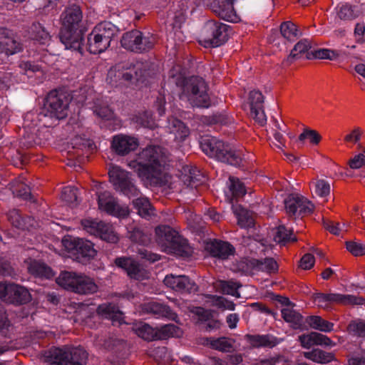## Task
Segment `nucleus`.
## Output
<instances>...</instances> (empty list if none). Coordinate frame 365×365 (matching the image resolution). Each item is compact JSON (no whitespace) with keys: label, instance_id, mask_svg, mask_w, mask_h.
<instances>
[{"label":"nucleus","instance_id":"f257e3e1","mask_svg":"<svg viewBox=\"0 0 365 365\" xmlns=\"http://www.w3.org/2000/svg\"><path fill=\"white\" fill-rule=\"evenodd\" d=\"M165 158L164 149L160 146H148L139 153L138 159L130 161L128 165L136 169L138 176L151 186L163 187L171 180L170 175L163 172Z\"/></svg>","mask_w":365,"mask_h":365},{"label":"nucleus","instance_id":"f03ea898","mask_svg":"<svg viewBox=\"0 0 365 365\" xmlns=\"http://www.w3.org/2000/svg\"><path fill=\"white\" fill-rule=\"evenodd\" d=\"M83 14L79 6L73 4L66 8L61 15V29L59 38L66 48L82 53L83 34L79 30Z\"/></svg>","mask_w":365,"mask_h":365},{"label":"nucleus","instance_id":"7ed1b4c3","mask_svg":"<svg viewBox=\"0 0 365 365\" xmlns=\"http://www.w3.org/2000/svg\"><path fill=\"white\" fill-rule=\"evenodd\" d=\"M155 241L162 250L180 256H189L192 251L187 240L168 225L158 226L155 230Z\"/></svg>","mask_w":365,"mask_h":365},{"label":"nucleus","instance_id":"20e7f679","mask_svg":"<svg viewBox=\"0 0 365 365\" xmlns=\"http://www.w3.org/2000/svg\"><path fill=\"white\" fill-rule=\"evenodd\" d=\"M200 146L204 153L210 157L227 164L240 166L242 161L240 151L225 144L222 140L215 137L205 136L200 140Z\"/></svg>","mask_w":365,"mask_h":365},{"label":"nucleus","instance_id":"39448f33","mask_svg":"<svg viewBox=\"0 0 365 365\" xmlns=\"http://www.w3.org/2000/svg\"><path fill=\"white\" fill-rule=\"evenodd\" d=\"M143 65L138 62L124 61L112 66L108 71L106 81L112 86L139 81L145 73Z\"/></svg>","mask_w":365,"mask_h":365},{"label":"nucleus","instance_id":"423d86ee","mask_svg":"<svg viewBox=\"0 0 365 365\" xmlns=\"http://www.w3.org/2000/svg\"><path fill=\"white\" fill-rule=\"evenodd\" d=\"M71 101L69 93L62 89L50 91L46 97L41 115L61 120L68 115V106Z\"/></svg>","mask_w":365,"mask_h":365},{"label":"nucleus","instance_id":"0eeeda50","mask_svg":"<svg viewBox=\"0 0 365 365\" xmlns=\"http://www.w3.org/2000/svg\"><path fill=\"white\" fill-rule=\"evenodd\" d=\"M46 361L56 365H85L88 353L81 347L51 348L45 355Z\"/></svg>","mask_w":365,"mask_h":365},{"label":"nucleus","instance_id":"6e6552de","mask_svg":"<svg viewBox=\"0 0 365 365\" xmlns=\"http://www.w3.org/2000/svg\"><path fill=\"white\" fill-rule=\"evenodd\" d=\"M110 181L116 191L120 192L128 197H137L140 190L135 185L132 175L118 166H113L108 172Z\"/></svg>","mask_w":365,"mask_h":365},{"label":"nucleus","instance_id":"1a4fd4ad","mask_svg":"<svg viewBox=\"0 0 365 365\" xmlns=\"http://www.w3.org/2000/svg\"><path fill=\"white\" fill-rule=\"evenodd\" d=\"M64 247L73 256L75 260L82 264H87L97 255L94 244L90 240L82 238L64 240Z\"/></svg>","mask_w":365,"mask_h":365},{"label":"nucleus","instance_id":"9d476101","mask_svg":"<svg viewBox=\"0 0 365 365\" xmlns=\"http://www.w3.org/2000/svg\"><path fill=\"white\" fill-rule=\"evenodd\" d=\"M228 28L215 20L207 21L202 30L205 46L217 47L225 43L228 39Z\"/></svg>","mask_w":365,"mask_h":365},{"label":"nucleus","instance_id":"9b49d317","mask_svg":"<svg viewBox=\"0 0 365 365\" xmlns=\"http://www.w3.org/2000/svg\"><path fill=\"white\" fill-rule=\"evenodd\" d=\"M189 101L193 106L208 108L210 105L207 85L202 78L192 77L186 85Z\"/></svg>","mask_w":365,"mask_h":365},{"label":"nucleus","instance_id":"f8f14e48","mask_svg":"<svg viewBox=\"0 0 365 365\" xmlns=\"http://www.w3.org/2000/svg\"><path fill=\"white\" fill-rule=\"evenodd\" d=\"M81 225L88 232L98 236L107 242L117 243L119 240L113 226L108 223L92 219H85L81 221Z\"/></svg>","mask_w":365,"mask_h":365},{"label":"nucleus","instance_id":"ddd939ff","mask_svg":"<svg viewBox=\"0 0 365 365\" xmlns=\"http://www.w3.org/2000/svg\"><path fill=\"white\" fill-rule=\"evenodd\" d=\"M285 210L289 217L311 214L314 205L306 197L298 194H290L284 200Z\"/></svg>","mask_w":365,"mask_h":365},{"label":"nucleus","instance_id":"4468645a","mask_svg":"<svg viewBox=\"0 0 365 365\" xmlns=\"http://www.w3.org/2000/svg\"><path fill=\"white\" fill-rule=\"evenodd\" d=\"M98 204L100 210L118 217H126L130 212L128 207L120 205L108 191L98 192Z\"/></svg>","mask_w":365,"mask_h":365},{"label":"nucleus","instance_id":"2eb2a0df","mask_svg":"<svg viewBox=\"0 0 365 365\" xmlns=\"http://www.w3.org/2000/svg\"><path fill=\"white\" fill-rule=\"evenodd\" d=\"M239 267L245 273H250L253 270L274 273L278 270V264L272 257H266L263 259H245L240 262Z\"/></svg>","mask_w":365,"mask_h":365},{"label":"nucleus","instance_id":"dca6fc26","mask_svg":"<svg viewBox=\"0 0 365 365\" xmlns=\"http://www.w3.org/2000/svg\"><path fill=\"white\" fill-rule=\"evenodd\" d=\"M163 282L168 287L180 293H192L198 289L195 282L185 275H167Z\"/></svg>","mask_w":365,"mask_h":365},{"label":"nucleus","instance_id":"f3484780","mask_svg":"<svg viewBox=\"0 0 365 365\" xmlns=\"http://www.w3.org/2000/svg\"><path fill=\"white\" fill-rule=\"evenodd\" d=\"M117 267L124 269L133 279L143 280L148 277V272L140 264L130 257H117L115 259Z\"/></svg>","mask_w":365,"mask_h":365},{"label":"nucleus","instance_id":"a211bd4d","mask_svg":"<svg viewBox=\"0 0 365 365\" xmlns=\"http://www.w3.org/2000/svg\"><path fill=\"white\" fill-rule=\"evenodd\" d=\"M234 0H215L211 4L212 11L220 19L230 22H237L240 19L234 6Z\"/></svg>","mask_w":365,"mask_h":365},{"label":"nucleus","instance_id":"6ab92c4d","mask_svg":"<svg viewBox=\"0 0 365 365\" xmlns=\"http://www.w3.org/2000/svg\"><path fill=\"white\" fill-rule=\"evenodd\" d=\"M138 146L136 138L125 135H117L113 138L111 148L118 155H126Z\"/></svg>","mask_w":365,"mask_h":365},{"label":"nucleus","instance_id":"aec40b11","mask_svg":"<svg viewBox=\"0 0 365 365\" xmlns=\"http://www.w3.org/2000/svg\"><path fill=\"white\" fill-rule=\"evenodd\" d=\"M31 299L29 290L21 285L9 284L7 287L6 302L14 304H24Z\"/></svg>","mask_w":365,"mask_h":365},{"label":"nucleus","instance_id":"412c9836","mask_svg":"<svg viewBox=\"0 0 365 365\" xmlns=\"http://www.w3.org/2000/svg\"><path fill=\"white\" fill-rule=\"evenodd\" d=\"M142 312L151 314L158 317H166L172 321L177 322L178 314L170 307L157 302L145 303L141 307Z\"/></svg>","mask_w":365,"mask_h":365},{"label":"nucleus","instance_id":"4be33fe9","mask_svg":"<svg viewBox=\"0 0 365 365\" xmlns=\"http://www.w3.org/2000/svg\"><path fill=\"white\" fill-rule=\"evenodd\" d=\"M71 148L68 152V154L73 155L78 158L96 148V145L91 140L81 135H76L71 139Z\"/></svg>","mask_w":365,"mask_h":365},{"label":"nucleus","instance_id":"5701e85b","mask_svg":"<svg viewBox=\"0 0 365 365\" xmlns=\"http://www.w3.org/2000/svg\"><path fill=\"white\" fill-rule=\"evenodd\" d=\"M207 250L214 257L225 259L235 252L234 247L227 242L215 240L207 245Z\"/></svg>","mask_w":365,"mask_h":365},{"label":"nucleus","instance_id":"b1692460","mask_svg":"<svg viewBox=\"0 0 365 365\" xmlns=\"http://www.w3.org/2000/svg\"><path fill=\"white\" fill-rule=\"evenodd\" d=\"M230 184L228 185V192H226L227 200L233 204V201H237L240 197L246 194V190L242 182L238 178L235 177L229 178Z\"/></svg>","mask_w":365,"mask_h":365},{"label":"nucleus","instance_id":"393cba45","mask_svg":"<svg viewBox=\"0 0 365 365\" xmlns=\"http://www.w3.org/2000/svg\"><path fill=\"white\" fill-rule=\"evenodd\" d=\"M168 128L177 141L182 142L190 135V130L180 120L171 117L168 119Z\"/></svg>","mask_w":365,"mask_h":365},{"label":"nucleus","instance_id":"a878e982","mask_svg":"<svg viewBox=\"0 0 365 365\" xmlns=\"http://www.w3.org/2000/svg\"><path fill=\"white\" fill-rule=\"evenodd\" d=\"M88 50L91 53L97 54L105 51L109 46L108 41L103 39L95 29L88 35L87 39Z\"/></svg>","mask_w":365,"mask_h":365},{"label":"nucleus","instance_id":"bb28decb","mask_svg":"<svg viewBox=\"0 0 365 365\" xmlns=\"http://www.w3.org/2000/svg\"><path fill=\"white\" fill-rule=\"evenodd\" d=\"M206 344L211 349L222 352H231L234 349L235 340L225 336L208 337L205 339Z\"/></svg>","mask_w":365,"mask_h":365},{"label":"nucleus","instance_id":"cd10ccee","mask_svg":"<svg viewBox=\"0 0 365 365\" xmlns=\"http://www.w3.org/2000/svg\"><path fill=\"white\" fill-rule=\"evenodd\" d=\"M246 339L254 347H269L272 348L279 344V340L275 336L269 334L251 335L247 334Z\"/></svg>","mask_w":365,"mask_h":365},{"label":"nucleus","instance_id":"c85d7f7f","mask_svg":"<svg viewBox=\"0 0 365 365\" xmlns=\"http://www.w3.org/2000/svg\"><path fill=\"white\" fill-rule=\"evenodd\" d=\"M98 291V286L93 279L85 275H78L74 292L80 294H93Z\"/></svg>","mask_w":365,"mask_h":365},{"label":"nucleus","instance_id":"c756f323","mask_svg":"<svg viewBox=\"0 0 365 365\" xmlns=\"http://www.w3.org/2000/svg\"><path fill=\"white\" fill-rule=\"evenodd\" d=\"M97 314L103 318L109 319L113 322H120L123 313L118 307L113 303H104L97 308Z\"/></svg>","mask_w":365,"mask_h":365},{"label":"nucleus","instance_id":"7c9ffc66","mask_svg":"<svg viewBox=\"0 0 365 365\" xmlns=\"http://www.w3.org/2000/svg\"><path fill=\"white\" fill-rule=\"evenodd\" d=\"M7 218L13 226L19 229L25 230L34 226V219L31 217H23L17 209L9 210Z\"/></svg>","mask_w":365,"mask_h":365},{"label":"nucleus","instance_id":"2f4dec72","mask_svg":"<svg viewBox=\"0 0 365 365\" xmlns=\"http://www.w3.org/2000/svg\"><path fill=\"white\" fill-rule=\"evenodd\" d=\"M140 31L133 29L124 33L120 39L121 46L125 50L137 53Z\"/></svg>","mask_w":365,"mask_h":365},{"label":"nucleus","instance_id":"473e14b6","mask_svg":"<svg viewBox=\"0 0 365 365\" xmlns=\"http://www.w3.org/2000/svg\"><path fill=\"white\" fill-rule=\"evenodd\" d=\"M328 301L329 303L341 304L344 305H359L363 304L365 302V299L360 297L336 293L328 294Z\"/></svg>","mask_w":365,"mask_h":365},{"label":"nucleus","instance_id":"72a5a7b5","mask_svg":"<svg viewBox=\"0 0 365 365\" xmlns=\"http://www.w3.org/2000/svg\"><path fill=\"white\" fill-rule=\"evenodd\" d=\"M8 34L2 38L0 42V47L3 46L6 55H14L23 50V45L13 36L12 32L8 29Z\"/></svg>","mask_w":365,"mask_h":365},{"label":"nucleus","instance_id":"f704fd0d","mask_svg":"<svg viewBox=\"0 0 365 365\" xmlns=\"http://www.w3.org/2000/svg\"><path fill=\"white\" fill-rule=\"evenodd\" d=\"M134 207L138 210V213L144 218H149L154 215V209L149 200L146 197H143L140 194L137 198L133 200Z\"/></svg>","mask_w":365,"mask_h":365},{"label":"nucleus","instance_id":"c9c22d12","mask_svg":"<svg viewBox=\"0 0 365 365\" xmlns=\"http://www.w3.org/2000/svg\"><path fill=\"white\" fill-rule=\"evenodd\" d=\"M128 238L135 243L148 245L151 242V235L139 227H131L128 232Z\"/></svg>","mask_w":365,"mask_h":365},{"label":"nucleus","instance_id":"e433bc0d","mask_svg":"<svg viewBox=\"0 0 365 365\" xmlns=\"http://www.w3.org/2000/svg\"><path fill=\"white\" fill-rule=\"evenodd\" d=\"M95 32L99 34L106 41H108L110 44L112 38L117 35L118 29L110 22H101L98 24L95 28Z\"/></svg>","mask_w":365,"mask_h":365},{"label":"nucleus","instance_id":"4c0bfd02","mask_svg":"<svg viewBox=\"0 0 365 365\" xmlns=\"http://www.w3.org/2000/svg\"><path fill=\"white\" fill-rule=\"evenodd\" d=\"M234 213L237 217V224L242 228L252 227L255 225V220L252 213L241 206L235 207L232 205Z\"/></svg>","mask_w":365,"mask_h":365},{"label":"nucleus","instance_id":"58836bf2","mask_svg":"<svg viewBox=\"0 0 365 365\" xmlns=\"http://www.w3.org/2000/svg\"><path fill=\"white\" fill-rule=\"evenodd\" d=\"M282 316L284 320L289 324L293 329H300L302 322L303 317L292 307H287L282 309Z\"/></svg>","mask_w":365,"mask_h":365},{"label":"nucleus","instance_id":"ea45409f","mask_svg":"<svg viewBox=\"0 0 365 365\" xmlns=\"http://www.w3.org/2000/svg\"><path fill=\"white\" fill-rule=\"evenodd\" d=\"M157 42L156 36L152 34H145L140 31L137 53L148 52L154 48Z\"/></svg>","mask_w":365,"mask_h":365},{"label":"nucleus","instance_id":"a19ab883","mask_svg":"<svg viewBox=\"0 0 365 365\" xmlns=\"http://www.w3.org/2000/svg\"><path fill=\"white\" fill-rule=\"evenodd\" d=\"M29 271L33 275L40 277L51 278L53 276L52 269L45 263L34 260L29 266Z\"/></svg>","mask_w":365,"mask_h":365},{"label":"nucleus","instance_id":"79ce46f5","mask_svg":"<svg viewBox=\"0 0 365 365\" xmlns=\"http://www.w3.org/2000/svg\"><path fill=\"white\" fill-rule=\"evenodd\" d=\"M77 277L78 275L76 273L64 271L56 278V282L64 289L74 292Z\"/></svg>","mask_w":365,"mask_h":365},{"label":"nucleus","instance_id":"37998d69","mask_svg":"<svg viewBox=\"0 0 365 365\" xmlns=\"http://www.w3.org/2000/svg\"><path fill=\"white\" fill-rule=\"evenodd\" d=\"M38 129L34 127L26 128L24 127V134L21 143L26 148L32 147L35 145H40L41 140L38 136Z\"/></svg>","mask_w":365,"mask_h":365},{"label":"nucleus","instance_id":"c03bdc74","mask_svg":"<svg viewBox=\"0 0 365 365\" xmlns=\"http://www.w3.org/2000/svg\"><path fill=\"white\" fill-rule=\"evenodd\" d=\"M136 334L144 340H158V331L145 323H140L135 327Z\"/></svg>","mask_w":365,"mask_h":365},{"label":"nucleus","instance_id":"a18cd8bd","mask_svg":"<svg viewBox=\"0 0 365 365\" xmlns=\"http://www.w3.org/2000/svg\"><path fill=\"white\" fill-rule=\"evenodd\" d=\"M30 30L33 38L42 44H45L51 38L49 32L41 24L38 22L33 23Z\"/></svg>","mask_w":365,"mask_h":365},{"label":"nucleus","instance_id":"49530a36","mask_svg":"<svg viewBox=\"0 0 365 365\" xmlns=\"http://www.w3.org/2000/svg\"><path fill=\"white\" fill-rule=\"evenodd\" d=\"M292 235L293 230L292 229L288 230L284 225H279L277 228L274 240L282 245H285L288 242H296L297 239L295 236L292 237Z\"/></svg>","mask_w":365,"mask_h":365},{"label":"nucleus","instance_id":"de8ad7c7","mask_svg":"<svg viewBox=\"0 0 365 365\" xmlns=\"http://www.w3.org/2000/svg\"><path fill=\"white\" fill-rule=\"evenodd\" d=\"M304 356L313 361L321 364L329 363L334 358L331 353H329L319 349H314L312 351L305 352Z\"/></svg>","mask_w":365,"mask_h":365},{"label":"nucleus","instance_id":"09e8293b","mask_svg":"<svg viewBox=\"0 0 365 365\" xmlns=\"http://www.w3.org/2000/svg\"><path fill=\"white\" fill-rule=\"evenodd\" d=\"M307 322L314 329L321 331L329 332L333 329L334 324L324 320L319 316H310L307 319Z\"/></svg>","mask_w":365,"mask_h":365},{"label":"nucleus","instance_id":"8fccbe9b","mask_svg":"<svg viewBox=\"0 0 365 365\" xmlns=\"http://www.w3.org/2000/svg\"><path fill=\"white\" fill-rule=\"evenodd\" d=\"M282 36L289 41H293L300 35L297 26L291 21L283 22L280 26Z\"/></svg>","mask_w":365,"mask_h":365},{"label":"nucleus","instance_id":"3c124183","mask_svg":"<svg viewBox=\"0 0 365 365\" xmlns=\"http://www.w3.org/2000/svg\"><path fill=\"white\" fill-rule=\"evenodd\" d=\"M14 193L19 197L22 198L24 200H29L34 202L36 199L31 192V187L27 185L25 182H18L14 187Z\"/></svg>","mask_w":365,"mask_h":365},{"label":"nucleus","instance_id":"603ef678","mask_svg":"<svg viewBox=\"0 0 365 365\" xmlns=\"http://www.w3.org/2000/svg\"><path fill=\"white\" fill-rule=\"evenodd\" d=\"M311 48L312 42L309 39L304 38L300 40L295 44L293 49L291 51V53L287 58V61L298 58L300 54L307 52Z\"/></svg>","mask_w":365,"mask_h":365},{"label":"nucleus","instance_id":"864d4df0","mask_svg":"<svg viewBox=\"0 0 365 365\" xmlns=\"http://www.w3.org/2000/svg\"><path fill=\"white\" fill-rule=\"evenodd\" d=\"M242 285L234 281H220L218 288L221 290L223 294H230L236 297H240V294L237 289Z\"/></svg>","mask_w":365,"mask_h":365},{"label":"nucleus","instance_id":"5fc2aeb1","mask_svg":"<svg viewBox=\"0 0 365 365\" xmlns=\"http://www.w3.org/2000/svg\"><path fill=\"white\" fill-rule=\"evenodd\" d=\"M206 297L212 300L213 306L222 309L234 310L235 304L223 297L207 294Z\"/></svg>","mask_w":365,"mask_h":365},{"label":"nucleus","instance_id":"6e6d98bb","mask_svg":"<svg viewBox=\"0 0 365 365\" xmlns=\"http://www.w3.org/2000/svg\"><path fill=\"white\" fill-rule=\"evenodd\" d=\"M158 331V340L165 339L170 336H178L180 329L173 324L163 326Z\"/></svg>","mask_w":365,"mask_h":365},{"label":"nucleus","instance_id":"4d7b16f0","mask_svg":"<svg viewBox=\"0 0 365 365\" xmlns=\"http://www.w3.org/2000/svg\"><path fill=\"white\" fill-rule=\"evenodd\" d=\"M193 175H195L193 177H186V175H181V180L186 185L187 187L191 188L197 187L200 185L204 182L205 176L200 173L199 170H195Z\"/></svg>","mask_w":365,"mask_h":365},{"label":"nucleus","instance_id":"13d9d810","mask_svg":"<svg viewBox=\"0 0 365 365\" xmlns=\"http://www.w3.org/2000/svg\"><path fill=\"white\" fill-rule=\"evenodd\" d=\"M135 122L138 125L143 128L153 129L156 127L155 122L153 118L151 113L149 111H145L136 115Z\"/></svg>","mask_w":365,"mask_h":365},{"label":"nucleus","instance_id":"bf43d9fd","mask_svg":"<svg viewBox=\"0 0 365 365\" xmlns=\"http://www.w3.org/2000/svg\"><path fill=\"white\" fill-rule=\"evenodd\" d=\"M61 199L71 205H76L78 201V189L72 186L64 187L61 192Z\"/></svg>","mask_w":365,"mask_h":365},{"label":"nucleus","instance_id":"052dcab7","mask_svg":"<svg viewBox=\"0 0 365 365\" xmlns=\"http://www.w3.org/2000/svg\"><path fill=\"white\" fill-rule=\"evenodd\" d=\"M339 56V54L330 49L321 48L316 50L311 53H308L307 58H319V59H329L334 60Z\"/></svg>","mask_w":365,"mask_h":365},{"label":"nucleus","instance_id":"680f3d73","mask_svg":"<svg viewBox=\"0 0 365 365\" xmlns=\"http://www.w3.org/2000/svg\"><path fill=\"white\" fill-rule=\"evenodd\" d=\"M307 138L309 140L312 144L318 145L322 140V136L317 130L306 128L299 135L298 140L303 142Z\"/></svg>","mask_w":365,"mask_h":365},{"label":"nucleus","instance_id":"e2e57ef3","mask_svg":"<svg viewBox=\"0 0 365 365\" xmlns=\"http://www.w3.org/2000/svg\"><path fill=\"white\" fill-rule=\"evenodd\" d=\"M41 111L38 113L34 112H29L26 114L24 120V127L26 128H31L36 127L40 121H42L46 117L40 116Z\"/></svg>","mask_w":365,"mask_h":365},{"label":"nucleus","instance_id":"0e129e2a","mask_svg":"<svg viewBox=\"0 0 365 365\" xmlns=\"http://www.w3.org/2000/svg\"><path fill=\"white\" fill-rule=\"evenodd\" d=\"M347 330L353 335L365 337V322L361 320L352 321L348 325Z\"/></svg>","mask_w":365,"mask_h":365},{"label":"nucleus","instance_id":"69168bd1","mask_svg":"<svg viewBox=\"0 0 365 365\" xmlns=\"http://www.w3.org/2000/svg\"><path fill=\"white\" fill-rule=\"evenodd\" d=\"M337 15L340 19L344 21L353 20L358 16V14L354 11V7L348 4L342 6L339 9Z\"/></svg>","mask_w":365,"mask_h":365},{"label":"nucleus","instance_id":"338daca9","mask_svg":"<svg viewBox=\"0 0 365 365\" xmlns=\"http://www.w3.org/2000/svg\"><path fill=\"white\" fill-rule=\"evenodd\" d=\"M315 193L320 197H327L330 193V185L324 180H317L315 182Z\"/></svg>","mask_w":365,"mask_h":365},{"label":"nucleus","instance_id":"774afa93","mask_svg":"<svg viewBox=\"0 0 365 365\" xmlns=\"http://www.w3.org/2000/svg\"><path fill=\"white\" fill-rule=\"evenodd\" d=\"M346 247L349 252L354 256H361L365 255V245L354 241L346 242Z\"/></svg>","mask_w":365,"mask_h":365}]
</instances>
